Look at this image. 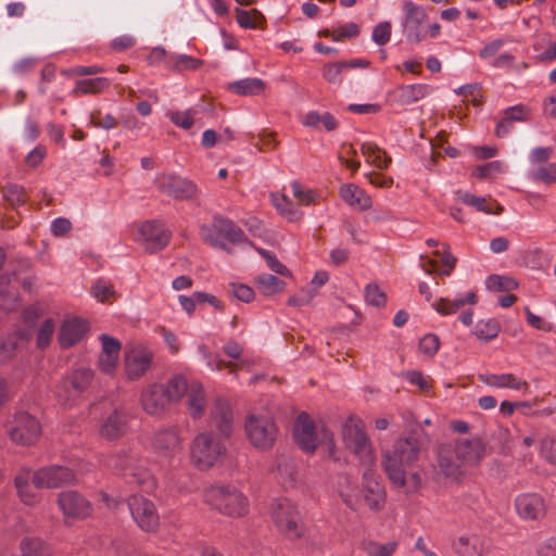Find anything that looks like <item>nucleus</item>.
<instances>
[{
    "instance_id": "f257e3e1",
    "label": "nucleus",
    "mask_w": 556,
    "mask_h": 556,
    "mask_svg": "<svg viewBox=\"0 0 556 556\" xmlns=\"http://www.w3.org/2000/svg\"><path fill=\"white\" fill-rule=\"evenodd\" d=\"M419 451V442L415 438H406L396 441L393 450L383 454L382 466L388 478L395 486L404 488L407 493L417 491L421 483L417 472H408L417 460Z\"/></svg>"
},
{
    "instance_id": "f03ea898",
    "label": "nucleus",
    "mask_w": 556,
    "mask_h": 556,
    "mask_svg": "<svg viewBox=\"0 0 556 556\" xmlns=\"http://www.w3.org/2000/svg\"><path fill=\"white\" fill-rule=\"evenodd\" d=\"M227 456L226 439L211 430L199 432L191 442L190 459L199 470H208Z\"/></svg>"
},
{
    "instance_id": "7ed1b4c3",
    "label": "nucleus",
    "mask_w": 556,
    "mask_h": 556,
    "mask_svg": "<svg viewBox=\"0 0 556 556\" xmlns=\"http://www.w3.org/2000/svg\"><path fill=\"white\" fill-rule=\"evenodd\" d=\"M203 496L208 506L225 516L242 517L248 513L247 497L233 485H211Z\"/></svg>"
},
{
    "instance_id": "20e7f679",
    "label": "nucleus",
    "mask_w": 556,
    "mask_h": 556,
    "mask_svg": "<svg viewBox=\"0 0 556 556\" xmlns=\"http://www.w3.org/2000/svg\"><path fill=\"white\" fill-rule=\"evenodd\" d=\"M165 392L170 402H177L187 396V408L193 419L204 415L206 401L203 386L200 382H188L181 375L174 376L165 386Z\"/></svg>"
},
{
    "instance_id": "39448f33",
    "label": "nucleus",
    "mask_w": 556,
    "mask_h": 556,
    "mask_svg": "<svg viewBox=\"0 0 556 556\" xmlns=\"http://www.w3.org/2000/svg\"><path fill=\"white\" fill-rule=\"evenodd\" d=\"M294 438L299 446L306 452H313L319 444H327L329 455L333 454L332 433L324 424H315L306 413H301L296 418Z\"/></svg>"
},
{
    "instance_id": "423d86ee",
    "label": "nucleus",
    "mask_w": 556,
    "mask_h": 556,
    "mask_svg": "<svg viewBox=\"0 0 556 556\" xmlns=\"http://www.w3.org/2000/svg\"><path fill=\"white\" fill-rule=\"evenodd\" d=\"M141 463L138 451L135 447H127L112 455L108 460V466L122 472L125 477H131L134 482L144 485L147 490H150L154 482L152 476L143 469Z\"/></svg>"
},
{
    "instance_id": "0eeeda50",
    "label": "nucleus",
    "mask_w": 556,
    "mask_h": 556,
    "mask_svg": "<svg viewBox=\"0 0 556 556\" xmlns=\"http://www.w3.org/2000/svg\"><path fill=\"white\" fill-rule=\"evenodd\" d=\"M244 431L251 445L261 451L271 448L278 435L276 422L266 414H250L244 422Z\"/></svg>"
},
{
    "instance_id": "6e6552de",
    "label": "nucleus",
    "mask_w": 556,
    "mask_h": 556,
    "mask_svg": "<svg viewBox=\"0 0 556 556\" xmlns=\"http://www.w3.org/2000/svg\"><path fill=\"white\" fill-rule=\"evenodd\" d=\"M342 438L345 446L352 451L365 465L375 462L370 441L365 433L364 424L357 416H350L342 427Z\"/></svg>"
},
{
    "instance_id": "1a4fd4ad",
    "label": "nucleus",
    "mask_w": 556,
    "mask_h": 556,
    "mask_svg": "<svg viewBox=\"0 0 556 556\" xmlns=\"http://www.w3.org/2000/svg\"><path fill=\"white\" fill-rule=\"evenodd\" d=\"M131 238L147 252L163 250L172 238V232L159 220H147L132 227Z\"/></svg>"
},
{
    "instance_id": "9d476101",
    "label": "nucleus",
    "mask_w": 556,
    "mask_h": 556,
    "mask_svg": "<svg viewBox=\"0 0 556 556\" xmlns=\"http://www.w3.org/2000/svg\"><path fill=\"white\" fill-rule=\"evenodd\" d=\"M7 427L11 441L20 445L35 444L41 433L39 421L25 412L17 413Z\"/></svg>"
},
{
    "instance_id": "9b49d317",
    "label": "nucleus",
    "mask_w": 556,
    "mask_h": 556,
    "mask_svg": "<svg viewBox=\"0 0 556 556\" xmlns=\"http://www.w3.org/2000/svg\"><path fill=\"white\" fill-rule=\"evenodd\" d=\"M271 517L281 532L290 539L301 535V518L289 498H279L271 506Z\"/></svg>"
},
{
    "instance_id": "f8f14e48",
    "label": "nucleus",
    "mask_w": 556,
    "mask_h": 556,
    "mask_svg": "<svg viewBox=\"0 0 556 556\" xmlns=\"http://www.w3.org/2000/svg\"><path fill=\"white\" fill-rule=\"evenodd\" d=\"M154 185L160 192L180 201L193 200L199 191L193 181L174 174L157 175Z\"/></svg>"
},
{
    "instance_id": "ddd939ff",
    "label": "nucleus",
    "mask_w": 556,
    "mask_h": 556,
    "mask_svg": "<svg viewBox=\"0 0 556 556\" xmlns=\"http://www.w3.org/2000/svg\"><path fill=\"white\" fill-rule=\"evenodd\" d=\"M92 377L91 369L84 366L77 367L56 387V397L64 405L70 403L87 389Z\"/></svg>"
},
{
    "instance_id": "4468645a",
    "label": "nucleus",
    "mask_w": 556,
    "mask_h": 556,
    "mask_svg": "<svg viewBox=\"0 0 556 556\" xmlns=\"http://www.w3.org/2000/svg\"><path fill=\"white\" fill-rule=\"evenodd\" d=\"M75 481L76 472L61 465L40 468L33 475V483L37 489H56Z\"/></svg>"
},
{
    "instance_id": "2eb2a0df",
    "label": "nucleus",
    "mask_w": 556,
    "mask_h": 556,
    "mask_svg": "<svg viewBox=\"0 0 556 556\" xmlns=\"http://www.w3.org/2000/svg\"><path fill=\"white\" fill-rule=\"evenodd\" d=\"M128 507L134 521L146 531H155L160 525V517L155 505L148 498L134 495L128 501Z\"/></svg>"
},
{
    "instance_id": "dca6fc26",
    "label": "nucleus",
    "mask_w": 556,
    "mask_h": 556,
    "mask_svg": "<svg viewBox=\"0 0 556 556\" xmlns=\"http://www.w3.org/2000/svg\"><path fill=\"white\" fill-rule=\"evenodd\" d=\"M402 9L405 13L402 23L405 38L412 42H420L426 36V29L422 26L427 20L425 9L410 0L403 1Z\"/></svg>"
},
{
    "instance_id": "f3484780",
    "label": "nucleus",
    "mask_w": 556,
    "mask_h": 556,
    "mask_svg": "<svg viewBox=\"0 0 556 556\" xmlns=\"http://www.w3.org/2000/svg\"><path fill=\"white\" fill-rule=\"evenodd\" d=\"M210 426L216 435L228 440L235 430V416L227 400L217 397L210 408Z\"/></svg>"
},
{
    "instance_id": "a211bd4d",
    "label": "nucleus",
    "mask_w": 556,
    "mask_h": 556,
    "mask_svg": "<svg viewBox=\"0 0 556 556\" xmlns=\"http://www.w3.org/2000/svg\"><path fill=\"white\" fill-rule=\"evenodd\" d=\"M56 504L65 517L73 519H84L92 510L90 502L80 493L72 490L59 493Z\"/></svg>"
},
{
    "instance_id": "6ab92c4d",
    "label": "nucleus",
    "mask_w": 556,
    "mask_h": 556,
    "mask_svg": "<svg viewBox=\"0 0 556 556\" xmlns=\"http://www.w3.org/2000/svg\"><path fill=\"white\" fill-rule=\"evenodd\" d=\"M152 353L147 348L136 346L125 353L124 369L130 380L139 379L151 366Z\"/></svg>"
},
{
    "instance_id": "aec40b11",
    "label": "nucleus",
    "mask_w": 556,
    "mask_h": 556,
    "mask_svg": "<svg viewBox=\"0 0 556 556\" xmlns=\"http://www.w3.org/2000/svg\"><path fill=\"white\" fill-rule=\"evenodd\" d=\"M515 508L523 520H540L546 514V505L542 496L535 493L520 494L515 500Z\"/></svg>"
},
{
    "instance_id": "412c9836",
    "label": "nucleus",
    "mask_w": 556,
    "mask_h": 556,
    "mask_svg": "<svg viewBox=\"0 0 556 556\" xmlns=\"http://www.w3.org/2000/svg\"><path fill=\"white\" fill-rule=\"evenodd\" d=\"M455 454L465 466H476L485 456V445L479 438H463L456 441Z\"/></svg>"
},
{
    "instance_id": "4be33fe9",
    "label": "nucleus",
    "mask_w": 556,
    "mask_h": 556,
    "mask_svg": "<svg viewBox=\"0 0 556 556\" xmlns=\"http://www.w3.org/2000/svg\"><path fill=\"white\" fill-rule=\"evenodd\" d=\"M169 403L170 401L166 395L165 386L163 384L152 383L141 394V406L149 415L156 416L163 414Z\"/></svg>"
},
{
    "instance_id": "5701e85b",
    "label": "nucleus",
    "mask_w": 556,
    "mask_h": 556,
    "mask_svg": "<svg viewBox=\"0 0 556 556\" xmlns=\"http://www.w3.org/2000/svg\"><path fill=\"white\" fill-rule=\"evenodd\" d=\"M273 473L277 482L285 489L294 488L300 479L296 462L287 455L276 457Z\"/></svg>"
},
{
    "instance_id": "b1692460",
    "label": "nucleus",
    "mask_w": 556,
    "mask_h": 556,
    "mask_svg": "<svg viewBox=\"0 0 556 556\" xmlns=\"http://www.w3.org/2000/svg\"><path fill=\"white\" fill-rule=\"evenodd\" d=\"M363 493L366 504L372 510H379L384 503V489L378 480V476L371 469L363 473Z\"/></svg>"
},
{
    "instance_id": "393cba45",
    "label": "nucleus",
    "mask_w": 556,
    "mask_h": 556,
    "mask_svg": "<svg viewBox=\"0 0 556 556\" xmlns=\"http://www.w3.org/2000/svg\"><path fill=\"white\" fill-rule=\"evenodd\" d=\"M129 414L125 408L114 409L100 427V434L106 440H116L125 434Z\"/></svg>"
},
{
    "instance_id": "a878e982",
    "label": "nucleus",
    "mask_w": 556,
    "mask_h": 556,
    "mask_svg": "<svg viewBox=\"0 0 556 556\" xmlns=\"http://www.w3.org/2000/svg\"><path fill=\"white\" fill-rule=\"evenodd\" d=\"M479 380L489 387L521 391L523 394L529 393L530 389L526 380L513 374H483L479 376Z\"/></svg>"
},
{
    "instance_id": "bb28decb",
    "label": "nucleus",
    "mask_w": 556,
    "mask_h": 556,
    "mask_svg": "<svg viewBox=\"0 0 556 556\" xmlns=\"http://www.w3.org/2000/svg\"><path fill=\"white\" fill-rule=\"evenodd\" d=\"M87 332V324L77 318L71 317L63 321L59 332V342L62 348H70L78 343Z\"/></svg>"
},
{
    "instance_id": "cd10ccee",
    "label": "nucleus",
    "mask_w": 556,
    "mask_h": 556,
    "mask_svg": "<svg viewBox=\"0 0 556 556\" xmlns=\"http://www.w3.org/2000/svg\"><path fill=\"white\" fill-rule=\"evenodd\" d=\"M453 548L458 556H483L488 548V541L478 535H460L453 544Z\"/></svg>"
},
{
    "instance_id": "c85d7f7f",
    "label": "nucleus",
    "mask_w": 556,
    "mask_h": 556,
    "mask_svg": "<svg viewBox=\"0 0 556 556\" xmlns=\"http://www.w3.org/2000/svg\"><path fill=\"white\" fill-rule=\"evenodd\" d=\"M340 198L351 207L366 211L371 206L369 194L354 184H343L339 189Z\"/></svg>"
},
{
    "instance_id": "c756f323",
    "label": "nucleus",
    "mask_w": 556,
    "mask_h": 556,
    "mask_svg": "<svg viewBox=\"0 0 556 556\" xmlns=\"http://www.w3.org/2000/svg\"><path fill=\"white\" fill-rule=\"evenodd\" d=\"M152 445L156 452L164 455L175 452L180 446L178 430L170 427L157 431L153 437Z\"/></svg>"
},
{
    "instance_id": "7c9ffc66",
    "label": "nucleus",
    "mask_w": 556,
    "mask_h": 556,
    "mask_svg": "<svg viewBox=\"0 0 556 556\" xmlns=\"http://www.w3.org/2000/svg\"><path fill=\"white\" fill-rule=\"evenodd\" d=\"M477 301V294L475 292H469L466 295L458 296L454 300L440 298L435 303L432 304V306L441 315H452L467 304H476Z\"/></svg>"
},
{
    "instance_id": "2f4dec72",
    "label": "nucleus",
    "mask_w": 556,
    "mask_h": 556,
    "mask_svg": "<svg viewBox=\"0 0 556 556\" xmlns=\"http://www.w3.org/2000/svg\"><path fill=\"white\" fill-rule=\"evenodd\" d=\"M439 469L447 478L458 479L463 476V467L465 465L454 455L447 447H443L439 452Z\"/></svg>"
},
{
    "instance_id": "473e14b6",
    "label": "nucleus",
    "mask_w": 556,
    "mask_h": 556,
    "mask_svg": "<svg viewBox=\"0 0 556 556\" xmlns=\"http://www.w3.org/2000/svg\"><path fill=\"white\" fill-rule=\"evenodd\" d=\"M437 256L441 257L442 267H439L438 261L432 258H426L422 255L420 256V267L427 273L431 274L432 271H437L442 276H448L456 264V258L447 252L441 254L439 251L434 253Z\"/></svg>"
},
{
    "instance_id": "72a5a7b5",
    "label": "nucleus",
    "mask_w": 556,
    "mask_h": 556,
    "mask_svg": "<svg viewBox=\"0 0 556 556\" xmlns=\"http://www.w3.org/2000/svg\"><path fill=\"white\" fill-rule=\"evenodd\" d=\"M431 88L424 84H414L400 87L396 91L397 102L402 105L412 104L429 94Z\"/></svg>"
},
{
    "instance_id": "f704fd0d",
    "label": "nucleus",
    "mask_w": 556,
    "mask_h": 556,
    "mask_svg": "<svg viewBox=\"0 0 556 556\" xmlns=\"http://www.w3.org/2000/svg\"><path fill=\"white\" fill-rule=\"evenodd\" d=\"M361 151L366 162L379 169L388 168L391 163V157L387 152L374 142H364L361 147Z\"/></svg>"
},
{
    "instance_id": "c9c22d12",
    "label": "nucleus",
    "mask_w": 556,
    "mask_h": 556,
    "mask_svg": "<svg viewBox=\"0 0 556 556\" xmlns=\"http://www.w3.org/2000/svg\"><path fill=\"white\" fill-rule=\"evenodd\" d=\"M214 227L216 231H218V235L229 242L240 243L245 239L243 231L230 219L215 216Z\"/></svg>"
},
{
    "instance_id": "e433bc0d",
    "label": "nucleus",
    "mask_w": 556,
    "mask_h": 556,
    "mask_svg": "<svg viewBox=\"0 0 556 556\" xmlns=\"http://www.w3.org/2000/svg\"><path fill=\"white\" fill-rule=\"evenodd\" d=\"M21 556H50L49 545L39 536L26 535L20 542Z\"/></svg>"
},
{
    "instance_id": "4c0bfd02",
    "label": "nucleus",
    "mask_w": 556,
    "mask_h": 556,
    "mask_svg": "<svg viewBox=\"0 0 556 556\" xmlns=\"http://www.w3.org/2000/svg\"><path fill=\"white\" fill-rule=\"evenodd\" d=\"M457 195L462 202L469 206L476 207L480 212L488 214H500L502 212V207L497 205L496 202L489 201L485 198L460 191L457 192Z\"/></svg>"
},
{
    "instance_id": "58836bf2",
    "label": "nucleus",
    "mask_w": 556,
    "mask_h": 556,
    "mask_svg": "<svg viewBox=\"0 0 556 556\" xmlns=\"http://www.w3.org/2000/svg\"><path fill=\"white\" fill-rule=\"evenodd\" d=\"M264 81L249 77L229 84V89L239 96H257L264 91Z\"/></svg>"
},
{
    "instance_id": "ea45409f",
    "label": "nucleus",
    "mask_w": 556,
    "mask_h": 556,
    "mask_svg": "<svg viewBox=\"0 0 556 556\" xmlns=\"http://www.w3.org/2000/svg\"><path fill=\"white\" fill-rule=\"evenodd\" d=\"M111 81L105 77L87 78L78 80L73 90L74 94L99 93L110 86Z\"/></svg>"
},
{
    "instance_id": "a19ab883",
    "label": "nucleus",
    "mask_w": 556,
    "mask_h": 556,
    "mask_svg": "<svg viewBox=\"0 0 556 556\" xmlns=\"http://www.w3.org/2000/svg\"><path fill=\"white\" fill-rule=\"evenodd\" d=\"M271 202L276 210L290 222L302 217L301 211L285 194H271Z\"/></svg>"
},
{
    "instance_id": "79ce46f5",
    "label": "nucleus",
    "mask_w": 556,
    "mask_h": 556,
    "mask_svg": "<svg viewBox=\"0 0 556 556\" xmlns=\"http://www.w3.org/2000/svg\"><path fill=\"white\" fill-rule=\"evenodd\" d=\"M198 352L201 357L205 361L206 366L211 370H222L224 368L229 369L230 372H236L239 368V364L232 362H225L218 356H214L205 345H199Z\"/></svg>"
},
{
    "instance_id": "37998d69",
    "label": "nucleus",
    "mask_w": 556,
    "mask_h": 556,
    "mask_svg": "<svg viewBox=\"0 0 556 556\" xmlns=\"http://www.w3.org/2000/svg\"><path fill=\"white\" fill-rule=\"evenodd\" d=\"M91 295L102 303H111L116 299V291L113 285L104 279L97 280L90 290Z\"/></svg>"
},
{
    "instance_id": "c03bdc74",
    "label": "nucleus",
    "mask_w": 556,
    "mask_h": 556,
    "mask_svg": "<svg viewBox=\"0 0 556 556\" xmlns=\"http://www.w3.org/2000/svg\"><path fill=\"white\" fill-rule=\"evenodd\" d=\"M397 547L395 541L380 544L372 540H364L362 542V548L368 556H391Z\"/></svg>"
},
{
    "instance_id": "a18cd8bd",
    "label": "nucleus",
    "mask_w": 556,
    "mask_h": 556,
    "mask_svg": "<svg viewBox=\"0 0 556 556\" xmlns=\"http://www.w3.org/2000/svg\"><path fill=\"white\" fill-rule=\"evenodd\" d=\"M260 290L267 295L280 292L285 288V282L271 274H261L256 278Z\"/></svg>"
},
{
    "instance_id": "49530a36",
    "label": "nucleus",
    "mask_w": 556,
    "mask_h": 556,
    "mask_svg": "<svg viewBox=\"0 0 556 556\" xmlns=\"http://www.w3.org/2000/svg\"><path fill=\"white\" fill-rule=\"evenodd\" d=\"M529 177L533 181H541L546 185L556 182V163H548L533 167L529 173Z\"/></svg>"
},
{
    "instance_id": "de8ad7c7",
    "label": "nucleus",
    "mask_w": 556,
    "mask_h": 556,
    "mask_svg": "<svg viewBox=\"0 0 556 556\" xmlns=\"http://www.w3.org/2000/svg\"><path fill=\"white\" fill-rule=\"evenodd\" d=\"M500 332V326L496 320H480L475 327V334L478 339L484 341H491L497 337Z\"/></svg>"
},
{
    "instance_id": "09e8293b",
    "label": "nucleus",
    "mask_w": 556,
    "mask_h": 556,
    "mask_svg": "<svg viewBox=\"0 0 556 556\" xmlns=\"http://www.w3.org/2000/svg\"><path fill=\"white\" fill-rule=\"evenodd\" d=\"M339 493L346 506L352 509L357 508L359 503L358 491L350 478H344V484L340 485Z\"/></svg>"
},
{
    "instance_id": "8fccbe9b",
    "label": "nucleus",
    "mask_w": 556,
    "mask_h": 556,
    "mask_svg": "<svg viewBox=\"0 0 556 556\" xmlns=\"http://www.w3.org/2000/svg\"><path fill=\"white\" fill-rule=\"evenodd\" d=\"M485 283L488 289L493 291H511L518 286L514 278L501 275L489 276Z\"/></svg>"
},
{
    "instance_id": "3c124183",
    "label": "nucleus",
    "mask_w": 556,
    "mask_h": 556,
    "mask_svg": "<svg viewBox=\"0 0 556 556\" xmlns=\"http://www.w3.org/2000/svg\"><path fill=\"white\" fill-rule=\"evenodd\" d=\"M237 22L243 28H255L264 20V16L257 10L248 12L242 9H236Z\"/></svg>"
},
{
    "instance_id": "603ef678",
    "label": "nucleus",
    "mask_w": 556,
    "mask_h": 556,
    "mask_svg": "<svg viewBox=\"0 0 556 556\" xmlns=\"http://www.w3.org/2000/svg\"><path fill=\"white\" fill-rule=\"evenodd\" d=\"M200 235L205 242L230 253V248L222 240L218 231H216L214 227V223L212 226L203 225L200 229Z\"/></svg>"
},
{
    "instance_id": "864d4df0",
    "label": "nucleus",
    "mask_w": 556,
    "mask_h": 556,
    "mask_svg": "<svg viewBox=\"0 0 556 556\" xmlns=\"http://www.w3.org/2000/svg\"><path fill=\"white\" fill-rule=\"evenodd\" d=\"M359 27L356 23L350 22L340 27H338L334 31L325 30L323 35L325 37H331L333 40L339 41L344 38H353L358 35Z\"/></svg>"
},
{
    "instance_id": "5fc2aeb1",
    "label": "nucleus",
    "mask_w": 556,
    "mask_h": 556,
    "mask_svg": "<svg viewBox=\"0 0 556 556\" xmlns=\"http://www.w3.org/2000/svg\"><path fill=\"white\" fill-rule=\"evenodd\" d=\"M55 323L53 319H46L38 329L37 332V346L40 349L47 348L54 334Z\"/></svg>"
},
{
    "instance_id": "6e6d98bb",
    "label": "nucleus",
    "mask_w": 556,
    "mask_h": 556,
    "mask_svg": "<svg viewBox=\"0 0 556 556\" xmlns=\"http://www.w3.org/2000/svg\"><path fill=\"white\" fill-rule=\"evenodd\" d=\"M553 153L552 147H538L529 152L528 160L532 166L536 167L544 165L553 156Z\"/></svg>"
},
{
    "instance_id": "4d7b16f0",
    "label": "nucleus",
    "mask_w": 556,
    "mask_h": 556,
    "mask_svg": "<svg viewBox=\"0 0 556 556\" xmlns=\"http://www.w3.org/2000/svg\"><path fill=\"white\" fill-rule=\"evenodd\" d=\"M167 116L173 124L182 129H190L194 123L191 110L168 112Z\"/></svg>"
},
{
    "instance_id": "13d9d810",
    "label": "nucleus",
    "mask_w": 556,
    "mask_h": 556,
    "mask_svg": "<svg viewBox=\"0 0 556 556\" xmlns=\"http://www.w3.org/2000/svg\"><path fill=\"white\" fill-rule=\"evenodd\" d=\"M3 197L12 205H23L27 201L25 190L17 185L9 186L3 191Z\"/></svg>"
},
{
    "instance_id": "bf43d9fd",
    "label": "nucleus",
    "mask_w": 556,
    "mask_h": 556,
    "mask_svg": "<svg viewBox=\"0 0 556 556\" xmlns=\"http://www.w3.org/2000/svg\"><path fill=\"white\" fill-rule=\"evenodd\" d=\"M348 67L345 62L330 63L324 67L323 76L332 84H338L342 79V70Z\"/></svg>"
},
{
    "instance_id": "052dcab7",
    "label": "nucleus",
    "mask_w": 556,
    "mask_h": 556,
    "mask_svg": "<svg viewBox=\"0 0 556 556\" xmlns=\"http://www.w3.org/2000/svg\"><path fill=\"white\" fill-rule=\"evenodd\" d=\"M439 346H440L439 338L432 333L426 334L419 341V351L429 357H432L437 354Z\"/></svg>"
},
{
    "instance_id": "680f3d73",
    "label": "nucleus",
    "mask_w": 556,
    "mask_h": 556,
    "mask_svg": "<svg viewBox=\"0 0 556 556\" xmlns=\"http://www.w3.org/2000/svg\"><path fill=\"white\" fill-rule=\"evenodd\" d=\"M172 63L175 68L181 70H195L200 66L201 61L185 54H177L170 56Z\"/></svg>"
},
{
    "instance_id": "e2e57ef3",
    "label": "nucleus",
    "mask_w": 556,
    "mask_h": 556,
    "mask_svg": "<svg viewBox=\"0 0 556 556\" xmlns=\"http://www.w3.org/2000/svg\"><path fill=\"white\" fill-rule=\"evenodd\" d=\"M291 191L293 197L299 201L302 205H308L315 201V194L312 190H305L302 186L293 181L291 184Z\"/></svg>"
},
{
    "instance_id": "0e129e2a",
    "label": "nucleus",
    "mask_w": 556,
    "mask_h": 556,
    "mask_svg": "<svg viewBox=\"0 0 556 556\" xmlns=\"http://www.w3.org/2000/svg\"><path fill=\"white\" fill-rule=\"evenodd\" d=\"M391 37V24L389 22L379 23L372 31V40L379 45L383 46L389 42Z\"/></svg>"
},
{
    "instance_id": "69168bd1",
    "label": "nucleus",
    "mask_w": 556,
    "mask_h": 556,
    "mask_svg": "<svg viewBox=\"0 0 556 556\" xmlns=\"http://www.w3.org/2000/svg\"><path fill=\"white\" fill-rule=\"evenodd\" d=\"M540 453L548 463L556 465V440L545 438L541 443Z\"/></svg>"
},
{
    "instance_id": "338daca9",
    "label": "nucleus",
    "mask_w": 556,
    "mask_h": 556,
    "mask_svg": "<svg viewBox=\"0 0 556 556\" xmlns=\"http://www.w3.org/2000/svg\"><path fill=\"white\" fill-rule=\"evenodd\" d=\"M365 299L367 303L374 306H380L386 302V295L375 285H368L365 290Z\"/></svg>"
},
{
    "instance_id": "774afa93",
    "label": "nucleus",
    "mask_w": 556,
    "mask_h": 556,
    "mask_svg": "<svg viewBox=\"0 0 556 556\" xmlns=\"http://www.w3.org/2000/svg\"><path fill=\"white\" fill-rule=\"evenodd\" d=\"M118 364V355L100 354L99 368L105 375H112Z\"/></svg>"
}]
</instances>
